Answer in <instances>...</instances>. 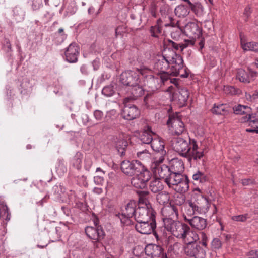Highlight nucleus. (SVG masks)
Here are the masks:
<instances>
[{"instance_id": "13", "label": "nucleus", "mask_w": 258, "mask_h": 258, "mask_svg": "<svg viewBox=\"0 0 258 258\" xmlns=\"http://www.w3.org/2000/svg\"><path fill=\"white\" fill-rule=\"evenodd\" d=\"M161 163L159 162V160H156L154 162V165L152 166L153 171L156 176H158L165 181L172 171L170 167L165 164L161 165Z\"/></svg>"}, {"instance_id": "42", "label": "nucleus", "mask_w": 258, "mask_h": 258, "mask_svg": "<svg viewBox=\"0 0 258 258\" xmlns=\"http://www.w3.org/2000/svg\"><path fill=\"white\" fill-rule=\"evenodd\" d=\"M192 178L195 181L201 183H204L208 180L207 175L200 171H198L192 175Z\"/></svg>"}, {"instance_id": "51", "label": "nucleus", "mask_w": 258, "mask_h": 258, "mask_svg": "<svg viewBox=\"0 0 258 258\" xmlns=\"http://www.w3.org/2000/svg\"><path fill=\"white\" fill-rule=\"evenodd\" d=\"M188 204L192 209L195 215L201 213L202 208L197 205L195 203L192 202L191 201H188Z\"/></svg>"}, {"instance_id": "44", "label": "nucleus", "mask_w": 258, "mask_h": 258, "mask_svg": "<svg viewBox=\"0 0 258 258\" xmlns=\"http://www.w3.org/2000/svg\"><path fill=\"white\" fill-rule=\"evenodd\" d=\"M56 172L60 175H62L67 171L64 160L63 159H59L58 165L56 167Z\"/></svg>"}, {"instance_id": "4", "label": "nucleus", "mask_w": 258, "mask_h": 258, "mask_svg": "<svg viewBox=\"0 0 258 258\" xmlns=\"http://www.w3.org/2000/svg\"><path fill=\"white\" fill-rule=\"evenodd\" d=\"M156 228V218L137 222L135 225L136 230L143 234H150L153 233L156 239L159 240L160 236L155 230Z\"/></svg>"}, {"instance_id": "40", "label": "nucleus", "mask_w": 258, "mask_h": 258, "mask_svg": "<svg viewBox=\"0 0 258 258\" xmlns=\"http://www.w3.org/2000/svg\"><path fill=\"white\" fill-rule=\"evenodd\" d=\"M242 49L245 51H252L255 52H258V43L255 42H250L245 43L241 42Z\"/></svg>"}, {"instance_id": "15", "label": "nucleus", "mask_w": 258, "mask_h": 258, "mask_svg": "<svg viewBox=\"0 0 258 258\" xmlns=\"http://www.w3.org/2000/svg\"><path fill=\"white\" fill-rule=\"evenodd\" d=\"M79 54V47L77 43L73 42L68 47L65 51L66 60L70 63H74L77 61Z\"/></svg>"}, {"instance_id": "14", "label": "nucleus", "mask_w": 258, "mask_h": 258, "mask_svg": "<svg viewBox=\"0 0 258 258\" xmlns=\"http://www.w3.org/2000/svg\"><path fill=\"white\" fill-rule=\"evenodd\" d=\"M184 220L188 223L192 228L198 230L204 229L207 225L206 219L197 216L188 218L186 216L184 215Z\"/></svg>"}, {"instance_id": "17", "label": "nucleus", "mask_w": 258, "mask_h": 258, "mask_svg": "<svg viewBox=\"0 0 258 258\" xmlns=\"http://www.w3.org/2000/svg\"><path fill=\"white\" fill-rule=\"evenodd\" d=\"M150 144L152 149L157 153L160 154L159 159H158L159 160V162H163L164 159V157L166 154L164 142L159 139H154Z\"/></svg>"}, {"instance_id": "64", "label": "nucleus", "mask_w": 258, "mask_h": 258, "mask_svg": "<svg viewBox=\"0 0 258 258\" xmlns=\"http://www.w3.org/2000/svg\"><path fill=\"white\" fill-rule=\"evenodd\" d=\"M149 152L146 149L144 150V151L142 152H139L137 153V156L140 158H144V155H146L147 156H149Z\"/></svg>"}, {"instance_id": "1", "label": "nucleus", "mask_w": 258, "mask_h": 258, "mask_svg": "<svg viewBox=\"0 0 258 258\" xmlns=\"http://www.w3.org/2000/svg\"><path fill=\"white\" fill-rule=\"evenodd\" d=\"M121 170L127 176H134L132 185L136 188L144 189L152 177V173L140 161L126 160L121 163Z\"/></svg>"}, {"instance_id": "36", "label": "nucleus", "mask_w": 258, "mask_h": 258, "mask_svg": "<svg viewBox=\"0 0 258 258\" xmlns=\"http://www.w3.org/2000/svg\"><path fill=\"white\" fill-rule=\"evenodd\" d=\"M157 201L160 205L168 204L170 200V195L165 191H160L156 196Z\"/></svg>"}, {"instance_id": "16", "label": "nucleus", "mask_w": 258, "mask_h": 258, "mask_svg": "<svg viewBox=\"0 0 258 258\" xmlns=\"http://www.w3.org/2000/svg\"><path fill=\"white\" fill-rule=\"evenodd\" d=\"M164 248L160 245L149 244L145 248L146 254L152 258H157L161 256Z\"/></svg>"}, {"instance_id": "63", "label": "nucleus", "mask_w": 258, "mask_h": 258, "mask_svg": "<svg viewBox=\"0 0 258 258\" xmlns=\"http://www.w3.org/2000/svg\"><path fill=\"white\" fill-rule=\"evenodd\" d=\"M251 14L250 11V8L249 7H246L245 8L244 12L243 13L244 16L245 17L246 19L245 20L247 21V20L248 19L249 17L250 16Z\"/></svg>"}, {"instance_id": "5", "label": "nucleus", "mask_w": 258, "mask_h": 258, "mask_svg": "<svg viewBox=\"0 0 258 258\" xmlns=\"http://www.w3.org/2000/svg\"><path fill=\"white\" fill-rule=\"evenodd\" d=\"M156 218V212L152 208L151 205L138 206L137 208L135 220L137 222Z\"/></svg>"}, {"instance_id": "29", "label": "nucleus", "mask_w": 258, "mask_h": 258, "mask_svg": "<svg viewBox=\"0 0 258 258\" xmlns=\"http://www.w3.org/2000/svg\"><path fill=\"white\" fill-rule=\"evenodd\" d=\"M136 203L134 200H130L125 205V209L122 210V214L120 215L128 216V217H135L137 208Z\"/></svg>"}, {"instance_id": "45", "label": "nucleus", "mask_w": 258, "mask_h": 258, "mask_svg": "<svg viewBox=\"0 0 258 258\" xmlns=\"http://www.w3.org/2000/svg\"><path fill=\"white\" fill-rule=\"evenodd\" d=\"M174 28L175 30L172 31L171 36L173 39L177 40L180 38L182 33V29L179 26H176Z\"/></svg>"}, {"instance_id": "24", "label": "nucleus", "mask_w": 258, "mask_h": 258, "mask_svg": "<svg viewBox=\"0 0 258 258\" xmlns=\"http://www.w3.org/2000/svg\"><path fill=\"white\" fill-rule=\"evenodd\" d=\"M184 202V200L182 199V201H179L178 203L176 201H171L169 203V205L167 207V210L169 213V216L170 218L173 219V218L177 219L178 217V207Z\"/></svg>"}, {"instance_id": "62", "label": "nucleus", "mask_w": 258, "mask_h": 258, "mask_svg": "<svg viewBox=\"0 0 258 258\" xmlns=\"http://www.w3.org/2000/svg\"><path fill=\"white\" fill-rule=\"evenodd\" d=\"M253 183V180L251 178H246L241 180V183L243 186H247L252 184Z\"/></svg>"}, {"instance_id": "57", "label": "nucleus", "mask_w": 258, "mask_h": 258, "mask_svg": "<svg viewBox=\"0 0 258 258\" xmlns=\"http://www.w3.org/2000/svg\"><path fill=\"white\" fill-rule=\"evenodd\" d=\"M104 116L103 112L99 110H96L94 111V116L98 121L101 120Z\"/></svg>"}, {"instance_id": "39", "label": "nucleus", "mask_w": 258, "mask_h": 258, "mask_svg": "<svg viewBox=\"0 0 258 258\" xmlns=\"http://www.w3.org/2000/svg\"><path fill=\"white\" fill-rule=\"evenodd\" d=\"M236 78L241 82L248 83L250 82L249 75L243 69H239L236 75Z\"/></svg>"}, {"instance_id": "19", "label": "nucleus", "mask_w": 258, "mask_h": 258, "mask_svg": "<svg viewBox=\"0 0 258 258\" xmlns=\"http://www.w3.org/2000/svg\"><path fill=\"white\" fill-rule=\"evenodd\" d=\"M234 113L236 114L243 115L246 114L244 117H242V121L243 122H247L250 121L252 115L250 114L251 112V109L248 106L242 105L240 104L237 106H235L233 108Z\"/></svg>"}, {"instance_id": "6", "label": "nucleus", "mask_w": 258, "mask_h": 258, "mask_svg": "<svg viewBox=\"0 0 258 258\" xmlns=\"http://www.w3.org/2000/svg\"><path fill=\"white\" fill-rule=\"evenodd\" d=\"M189 144L190 141H187L186 140L177 137L172 140L173 149L180 156L187 158L189 157Z\"/></svg>"}, {"instance_id": "56", "label": "nucleus", "mask_w": 258, "mask_h": 258, "mask_svg": "<svg viewBox=\"0 0 258 258\" xmlns=\"http://www.w3.org/2000/svg\"><path fill=\"white\" fill-rule=\"evenodd\" d=\"M103 175H98L94 177V181L97 185H102L104 182Z\"/></svg>"}, {"instance_id": "54", "label": "nucleus", "mask_w": 258, "mask_h": 258, "mask_svg": "<svg viewBox=\"0 0 258 258\" xmlns=\"http://www.w3.org/2000/svg\"><path fill=\"white\" fill-rule=\"evenodd\" d=\"M168 18L170 20L169 23H167L165 24V26L166 27H176V26H179V21H177L176 22L174 21V18L171 16H169Z\"/></svg>"}, {"instance_id": "53", "label": "nucleus", "mask_w": 258, "mask_h": 258, "mask_svg": "<svg viewBox=\"0 0 258 258\" xmlns=\"http://www.w3.org/2000/svg\"><path fill=\"white\" fill-rule=\"evenodd\" d=\"M150 69L148 68L142 67L140 68H137L136 69V72L138 73V75L139 76V74L142 75L143 76H145L147 78V77H148L149 75H147V74L150 72Z\"/></svg>"}, {"instance_id": "46", "label": "nucleus", "mask_w": 258, "mask_h": 258, "mask_svg": "<svg viewBox=\"0 0 258 258\" xmlns=\"http://www.w3.org/2000/svg\"><path fill=\"white\" fill-rule=\"evenodd\" d=\"M115 92L113 86L109 85L104 87L102 90V93L106 97H110L112 96Z\"/></svg>"}, {"instance_id": "2", "label": "nucleus", "mask_w": 258, "mask_h": 258, "mask_svg": "<svg viewBox=\"0 0 258 258\" xmlns=\"http://www.w3.org/2000/svg\"><path fill=\"white\" fill-rule=\"evenodd\" d=\"M170 67L173 76H187V73H180L183 68V58L181 56L171 49H164L162 55L155 59L154 69L158 72L166 71Z\"/></svg>"}, {"instance_id": "11", "label": "nucleus", "mask_w": 258, "mask_h": 258, "mask_svg": "<svg viewBox=\"0 0 258 258\" xmlns=\"http://www.w3.org/2000/svg\"><path fill=\"white\" fill-rule=\"evenodd\" d=\"M131 102H124V108L121 115L122 117L127 120H132L138 117L140 114V110L137 106L131 103Z\"/></svg>"}, {"instance_id": "25", "label": "nucleus", "mask_w": 258, "mask_h": 258, "mask_svg": "<svg viewBox=\"0 0 258 258\" xmlns=\"http://www.w3.org/2000/svg\"><path fill=\"white\" fill-rule=\"evenodd\" d=\"M152 134H154V133L151 130V127L147 126L146 129L141 132L139 139L143 144H150L153 140Z\"/></svg>"}, {"instance_id": "49", "label": "nucleus", "mask_w": 258, "mask_h": 258, "mask_svg": "<svg viewBox=\"0 0 258 258\" xmlns=\"http://www.w3.org/2000/svg\"><path fill=\"white\" fill-rule=\"evenodd\" d=\"M171 12L172 9L167 5H163L160 8V13L163 17L169 15Z\"/></svg>"}, {"instance_id": "50", "label": "nucleus", "mask_w": 258, "mask_h": 258, "mask_svg": "<svg viewBox=\"0 0 258 258\" xmlns=\"http://www.w3.org/2000/svg\"><path fill=\"white\" fill-rule=\"evenodd\" d=\"M222 246V243L218 238H214L211 242V248L213 250H217Z\"/></svg>"}, {"instance_id": "52", "label": "nucleus", "mask_w": 258, "mask_h": 258, "mask_svg": "<svg viewBox=\"0 0 258 258\" xmlns=\"http://www.w3.org/2000/svg\"><path fill=\"white\" fill-rule=\"evenodd\" d=\"M199 238L201 240L199 243H201L205 247H206L207 246L208 237L206 233L204 232H200Z\"/></svg>"}, {"instance_id": "47", "label": "nucleus", "mask_w": 258, "mask_h": 258, "mask_svg": "<svg viewBox=\"0 0 258 258\" xmlns=\"http://www.w3.org/2000/svg\"><path fill=\"white\" fill-rule=\"evenodd\" d=\"M13 13L14 16L16 17V19L21 20L24 18V12L19 7H15L13 9Z\"/></svg>"}, {"instance_id": "34", "label": "nucleus", "mask_w": 258, "mask_h": 258, "mask_svg": "<svg viewBox=\"0 0 258 258\" xmlns=\"http://www.w3.org/2000/svg\"><path fill=\"white\" fill-rule=\"evenodd\" d=\"M157 75L159 77V79L160 81V82L161 86L166 84L168 81H169L171 76H173V75L171 74V70L170 72H167L166 71L158 72Z\"/></svg>"}, {"instance_id": "20", "label": "nucleus", "mask_w": 258, "mask_h": 258, "mask_svg": "<svg viewBox=\"0 0 258 258\" xmlns=\"http://www.w3.org/2000/svg\"><path fill=\"white\" fill-rule=\"evenodd\" d=\"M131 93L132 96L125 97L124 99V102H132L138 99L144 94V90L143 87L139 84L131 86Z\"/></svg>"}, {"instance_id": "43", "label": "nucleus", "mask_w": 258, "mask_h": 258, "mask_svg": "<svg viewBox=\"0 0 258 258\" xmlns=\"http://www.w3.org/2000/svg\"><path fill=\"white\" fill-rule=\"evenodd\" d=\"M186 2L189 5L190 8L196 14H198L202 11L203 7L199 3H192L189 0H183Z\"/></svg>"}, {"instance_id": "61", "label": "nucleus", "mask_w": 258, "mask_h": 258, "mask_svg": "<svg viewBox=\"0 0 258 258\" xmlns=\"http://www.w3.org/2000/svg\"><path fill=\"white\" fill-rule=\"evenodd\" d=\"M172 250V246H170L168 249L167 253L164 252V249L163 250V252L162 254H161V256H159V258H172L170 254V251Z\"/></svg>"}, {"instance_id": "58", "label": "nucleus", "mask_w": 258, "mask_h": 258, "mask_svg": "<svg viewBox=\"0 0 258 258\" xmlns=\"http://www.w3.org/2000/svg\"><path fill=\"white\" fill-rule=\"evenodd\" d=\"M194 215L195 214L194 213V212L190 206H189V205L186 206L185 208V213L184 214L183 216L185 215L186 216V217L188 218H191V217Z\"/></svg>"}, {"instance_id": "9", "label": "nucleus", "mask_w": 258, "mask_h": 258, "mask_svg": "<svg viewBox=\"0 0 258 258\" xmlns=\"http://www.w3.org/2000/svg\"><path fill=\"white\" fill-rule=\"evenodd\" d=\"M120 81L123 85L131 87L139 84L140 79L137 72L130 70L121 73Z\"/></svg>"}, {"instance_id": "48", "label": "nucleus", "mask_w": 258, "mask_h": 258, "mask_svg": "<svg viewBox=\"0 0 258 258\" xmlns=\"http://www.w3.org/2000/svg\"><path fill=\"white\" fill-rule=\"evenodd\" d=\"M120 220V221L122 224L126 226L132 225L134 224V222L130 219L131 217H128V216L120 215L118 214L117 215Z\"/></svg>"}, {"instance_id": "8", "label": "nucleus", "mask_w": 258, "mask_h": 258, "mask_svg": "<svg viewBox=\"0 0 258 258\" xmlns=\"http://www.w3.org/2000/svg\"><path fill=\"white\" fill-rule=\"evenodd\" d=\"M167 124L172 128V131L175 135H179L185 131V125L177 113L169 116Z\"/></svg>"}, {"instance_id": "35", "label": "nucleus", "mask_w": 258, "mask_h": 258, "mask_svg": "<svg viewBox=\"0 0 258 258\" xmlns=\"http://www.w3.org/2000/svg\"><path fill=\"white\" fill-rule=\"evenodd\" d=\"M83 158V154L79 152H77L72 160V163L73 167L77 170H80L82 167Z\"/></svg>"}, {"instance_id": "28", "label": "nucleus", "mask_w": 258, "mask_h": 258, "mask_svg": "<svg viewBox=\"0 0 258 258\" xmlns=\"http://www.w3.org/2000/svg\"><path fill=\"white\" fill-rule=\"evenodd\" d=\"M183 175L182 174L171 171L165 182L169 188H173L175 185L180 182Z\"/></svg>"}, {"instance_id": "38", "label": "nucleus", "mask_w": 258, "mask_h": 258, "mask_svg": "<svg viewBox=\"0 0 258 258\" xmlns=\"http://www.w3.org/2000/svg\"><path fill=\"white\" fill-rule=\"evenodd\" d=\"M211 111L213 114L217 115H225L228 114V111L226 109L225 105L223 104L219 105L215 104L211 109Z\"/></svg>"}, {"instance_id": "22", "label": "nucleus", "mask_w": 258, "mask_h": 258, "mask_svg": "<svg viewBox=\"0 0 258 258\" xmlns=\"http://www.w3.org/2000/svg\"><path fill=\"white\" fill-rule=\"evenodd\" d=\"M181 239L183 242L186 245L196 242L200 240L199 235L195 232L191 230L189 227L186 230L185 234L180 238Z\"/></svg>"}, {"instance_id": "12", "label": "nucleus", "mask_w": 258, "mask_h": 258, "mask_svg": "<svg viewBox=\"0 0 258 258\" xmlns=\"http://www.w3.org/2000/svg\"><path fill=\"white\" fill-rule=\"evenodd\" d=\"M185 252L190 258H204L206 251L196 242L186 245L185 247Z\"/></svg>"}, {"instance_id": "7", "label": "nucleus", "mask_w": 258, "mask_h": 258, "mask_svg": "<svg viewBox=\"0 0 258 258\" xmlns=\"http://www.w3.org/2000/svg\"><path fill=\"white\" fill-rule=\"evenodd\" d=\"M97 222L98 220L94 221L95 227H86L85 231L89 238L99 242L104 239L105 236V232L102 227L98 225Z\"/></svg>"}, {"instance_id": "23", "label": "nucleus", "mask_w": 258, "mask_h": 258, "mask_svg": "<svg viewBox=\"0 0 258 258\" xmlns=\"http://www.w3.org/2000/svg\"><path fill=\"white\" fill-rule=\"evenodd\" d=\"M195 44V41L193 40H185L184 43L177 44L172 40H169L168 46L166 49H171L174 52L179 49L182 51L183 49L188 46H193Z\"/></svg>"}, {"instance_id": "37", "label": "nucleus", "mask_w": 258, "mask_h": 258, "mask_svg": "<svg viewBox=\"0 0 258 258\" xmlns=\"http://www.w3.org/2000/svg\"><path fill=\"white\" fill-rule=\"evenodd\" d=\"M175 14L179 17H184L187 16L189 11L187 7L180 5L176 7L174 10Z\"/></svg>"}, {"instance_id": "10", "label": "nucleus", "mask_w": 258, "mask_h": 258, "mask_svg": "<svg viewBox=\"0 0 258 258\" xmlns=\"http://www.w3.org/2000/svg\"><path fill=\"white\" fill-rule=\"evenodd\" d=\"M189 96V92L187 88H177L172 93L171 100L181 107L186 104Z\"/></svg>"}, {"instance_id": "18", "label": "nucleus", "mask_w": 258, "mask_h": 258, "mask_svg": "<svg viewBox=\"0 0 258 258\" xmlns=\"http://www.w3.org/2000/svg\"><path fill=\"white\" fill-rule=\"evenodd\" d=\"M186 35L190 38H198L202 34V30L195 22L187 23L184 28Z\"/></svg>"}, {"instance_id": "21", "label": "nucleus", "mask_w": 258, "mask_h": 258, "mask_svg": "<svg viewBox=\"0 0 258 258\" xmlns=\"http://www.w3.org/2000/svg\"><path fill=\"white\" fill-rule=\"evenodd\" d=\"M191 144V146H189L188 152L190 155L189 157H187V159L189 162H191L192 160L196 161L198 159H200L204 156L203 151L200 152L197 151L198 147L195 140H192Z\"/></svg>"}, {"instance_id": "55", "label": "nucleus", "mask_w": 258, "mask_h": 258, "mask_svg": "<svg viewBox=\"0 0 258 258\" xmlns=\"http://www.w3.org/2000/svg\"><path fill=\"white\" fill-rule=\"evenodd\" d=\"M3 49L5 52L7 53L11 51V45L10 44V41L8 39H5Z\"/></svg>"}, {"instance_id": "30", "label": "nucleus", "mask_w": 258, "mask_h": 258, "mask_svg": "<svg viewBox=\"0 0 258 258\" xmlns=\"http://www.w3.org/2000/svg\"><path fill=\"white\" fill-rule=\"evenodd\" d=\"M170 168L172 172H177L180 174L184 171V164L181 159L177 158L172 159L170 162Z\"/></svg>"}, {"instance_id": "41", "label": "nucleus", "mask_w": 258, "mask_h": 258, "mask_svg": "<svg viewBox=\"0 0 258 258\" xmlns=\"http://www.w3.org/2000/svg\"><path fill=\"white\" fill-rule=\"evenodd\" d=\"M127 146L128 142L125 140L122 139L117 141L116 143V148L121 156H122L125 154V151Z\"/></svg>"}, {"instance_id": "32", "label": "nucleus", "mask_w": 258, "mask_h": 258, "mask_svg": "<svg viewBox=\"0 0 258 258\" xmlns=\"http://www.w3.org/2000/svg\"><path fill=\"white\" fill-rule=\"evenodd\" d=\"M138 195V206H148L151 205L148 197L149 192L147 191L138 190L137 191Z\"/></svg>"}, {"instance_id": "26", "label": "nucleus", "mask_w": 258, "mask_h": 258, "mask_svg": "<svg viewBox=\"0 0 258 258\" xmlns=\"http://www.w3.org/2000/svg\"><path fill=\"white\" fill-rule=\"evenodd\" d=\"M160 81L159 77L157 76H154L150 75L147 77L145 85H146L149 88L151 89L152 91H154L158 90L161 87Z\"/></svg>"}, {"instance_id": "3", "label": "nucleus", "mask_w": 258, "mask_h": 258, "mask_svg": "<svg viewBox=\"0 0 258 258\" xmlns=\"http://www.w3.org/2000/svg\"><path fill=\"white\" fill-rule=\"evenodd\" d=\"M165 227L168 231L177 238L180 239L185 234L189 227L186 224L171 218H167L164 220Z\"/></svg>"}, {"instance_id": "60", "label": "nucleus", "mask_w": 258, "mask_h": 258, "mask_svg": "<svg viewBox=\"0 0 258 258\" xmlns=\"http://www.w3.org/2000/svg\"><path fill=\"white\" fill-rule=\"evenodd\" d=\"M29 85V81H23L20 85L21 93H23V91H26L27 90L28 86Z\"/></svg>"}, {"instance_id": "33", "label": "nucleus", "mask_w": 258, "mask_h": 258, "mask_svg": "<svg viewBox=\"0 0 258 258\" xmlns=\"http://www.w3.org/2000/svg\"><path fill=\"white\" fill-rule=\"evenodd\" d=\"M149 188L152 192L157 193L161 191L163 189L164 186L159 179L155 178L151 181Z\"/></svg>"}, {"instance_id": "31", "label": "nucleus", "mask_w": 258, "mask_h": 258, "mask_svg": "<svg viewBox=\"0 0 258 258\" xmlns=\"http://www.w3.org/2000/svg\"><path fill=\"white\" fill-rule=\"evenodd\" d=\"M163 22L161 18H159L154 26H152L150 29L151 36L153 37H158V34L162 33Z\"/></svg>"}, {"instance_id": "27", "label": "nucleus", "mask_w": 258, "mask_h": 258, "mask_svg": "<svg viewBox=\"0 0 258 258\" xmlns=\"http://www.w3.org/2000/svg\"><path fill=\"white\" fill-rule=\"evenodd\" d=\"M175 191L179 193H185L189 188V180L186 175H183L179 183L173 188Z\"/></svg>"}, {"instance_id": "59", "label": "nucleus", "mask_w": 258, "mask_h": 258, "mask_svg": "<svg viewBox=\"0 0 258 258\" xmlns=\"http://www.w3.org/2000/svg\"><path fill=\"white\" fill-rule=\"evenodd\" d=\"M247 214L235 216L232 217V219L236 221L244 222L247 219Z\"/></svg>"}]
</instances>
